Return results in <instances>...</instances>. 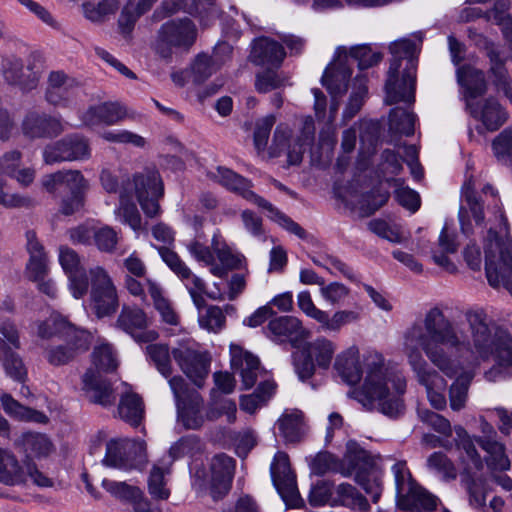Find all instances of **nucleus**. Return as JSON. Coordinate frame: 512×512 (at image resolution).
I'll return each mask as SVG.
<instances>
[{
	"label": "nucleus",
	"mask_w": 512,
	"mask_h": 512,
	"mask_svg": "<svg viewBox=\"0 0 512 512\" xmlns=\"http://www.w3.org/2000/svg\"><path fill=\"white\" fill-rule=\"evenodd\" d=\"M471 340L469 333L447 318L439 307L429 309L422 322L413 323L404 333L403 351L408 362L428 360L447 377H455L458 363L445 351L444 346L455 349L462 360Z\"/></svg>",
	"instance_id": "nucleus-1"
},
{
	"label": "nucleus",
	"mask_w": 512,
	"mask_h": 512,
	"mask_svg": "<svg viewBox=\"0 0 512 512\" xmlns=\"http://www.w3.org/2000/svg\"><path fill=\"white\" fill-rule=\"evenodd\" d=\"M366 376L363 384L356 389L354 398L367 410L377 409L384 415L396 418L404 409L403 394L406 379L401 371L388 367L382 355L369 352L364 356Z\"/></svg>",
	"instance_id": "nucleus-2"
},
{
	"label": "nucleus",
	"mask_w": 512,
	"mask_h": 512,
	"mask_svg": "<svg viewBox=\"0 0 512 512\" xmlns=\"http://www.w3.org/2000/svg\"><path fill=\"white\" fill-rule=\"evenodd\" d=\"M374 466V457L355 441H349L341 462L329 452H320L311 462L310 469L313 474L319 476L328 472H340L346 477L355 474L356 483L376 503L382 494V481Z\"/></svg>",
	"instance_id": "nucleus-3"
},
{
	"label": "nucleus",
	"mask_w": 512,
	"mask_h": 512,
	"mask_svg": "<svg viewBox=\"0 0 512 512\" xmlns=\"http://www.w3.org/2000/svg\"><path fill=\"white\" fill-rule=\"evenodd\" d=\"M465 319L471 330V340L463 361L476 366L480 360L494 358L498 365L512 367V336L488 323V316L482 309L469 310Z\"/></svg>",
	"instance_id": "nucleus-4"
},
{
	"label": "nucleus",
	"mask_w": 512,
	"mask_h": 512,
	"mask_svg": "<svg viewBox=\"0 0 512 512\" xmlns=\"http://www.w3.org/2000/svg\"><path fill=\"white\" fill-rule=\"evenodd\" d=\"M389 49L394 59L388 71L385 101L389 105L398 102L411 104L415 101L414 55L417 52V45L410 39H401L393 42Z\"/></svg>",
	"instance_id": "nucleus-5"
},
{
	"label": "nucleus",
	"mask_w": 512,
	"mask_h": 512,
	"mask_svg": "<svg viewBox=\"0 0 512 512\" xmlns=\"http://www.w3.org/2000/svg\"><path fill=\"white\" fill-rule=\"evenodd\" d=\"M485 270L489 284L505 287L512 295V243L489 229L484 240Z\"/></svg>",
	"instance_id": "nucleus-6"
},
{
	"label": "nucleus",
	"mask_w": 512,
	"mask_h": 512,
	"mask_svg": "<svg viewBox=\"0 0 512 512\" xmlns=\"http://www.w3.org/2000/svg\"><path fill=\"white\" fill-rule=\"evenodd\" d=\"M482 194L485 198H488L490 195L493 199L494 206H499L500 199L498 193L491 185L486 184L480 187V184L473 175L467 176L461 188V205L459 208L461 229L463 233L467 235L472 233L470 218H472L478 226H482L484 223V199L482 198Z\"/></svg>",
	"instance_id": "nucleus-7"
},
{
	"label": "nucleus",
	"mask_w": 512,
	"mask_h": 512,
	"mask_svg": "<svg viewBox=\"0 0 512 512\" xmlns=\"http://www.w3.org/2000/svg\"><path fill=\"white\" fill-rule=\"evenodd\" d=\"M392 472L395 478L397 505L400 509L430 511L436 508L437 498L415 482L405 462L395 463Z\"/></svg>",
	"instance_id": "nucleus-8"
},
{
	"label": "nucleus",
	"mask_w": 512,
	"mask_h": 512,
	"mask_svg": "<svg viewBox=\"0 0 512 512\" xmlns=\"http://www.w3.org/2000/svg\"><path fill=\"white\" fill-rule=\"evenodd\" d=\"M196 36V27L189 18L169 20L157 31L154 50L161 58L169 60L175 50L189 49Z\"/></svg>",
	"instance_id": "nucleus-9"
},
{
	"label": "nucleus",
	"mask_w": 512,
	"mask_h": 512,
	"mask_svg": "<svg viewBox=\"0 0 512 512\" xmlns=\"http://www.w3.org/2000/svg\"><path fill=\"white\" fill-rule=\"evenodd\" d=\"M43 71V61L37 54L30 55L26 66L21 58L13 54L3 56L0 62V74L4 81L23 92L37 88Z\"/></svg>",
	"instance_id": "nucleus-10"
},
{
	"label": "nucleus",
	"mask_w": 512,
	"mask_h": 512,
	"mask_svg": "<svg viewBox=\"0 0 512 512\" xmlns=\"http://www.w3.org/2000/svg\"><path fill=\"white\" fill-rule=\"evenodd\" d=\"M90 306L97 318L110 317L119 307L117 289L107 271L100 266L91 268Z\"/></svg>",
	"instance_id": "nucleus-11"
},
{
	"label": "nucleus",
	"mask_w": 512,
	"mask_h": 512,
	"mask_svg": "<svg viewBox=\"0 0 512 512\" xmlns=\"http://www.w3.org/2000/svg\"><path fill=\"white\" fill-rule=\"evenodd\" d=\"M169 386L176 401L178 420L187 429L199 428L203 422L200 415L202 398L199 393L190 390L181 376L170 378Z\"/></svg>",
	"instance_id": "nucleus-12"
},
{
	"label": "nucleus",
	"mask_w": 512,
	"mask_h": 512,
	"mask_svg": "<svg viewBox=\"0 0 512 512\" xmlns=\"http://www.w3.org/2000/svg\"><path fill=\"white\" fill-rule=\"evenodd\" d=\"M272 482L289 508H299L303 504L297 484L296 475L291 469L289 457L285 452H277L270 466Z\"/></svg>",
	"instance_id": "nucleus-13"
},
{
	"label": "nucleus",
	"mask_w": 512,
	"mask_h": 512,
	"mask_svg": "<svg viewBox=\"0 0 512 512\" xmlns=\"http://www.w3.org/2000/svg\"><path fill=\"white\" fill-rule=\"evenodd\" d=\"M91 156L89 141L80 134L67 135L43 150V160L52 165L65 161H84Z\"/></svg>",
	"instance_id": "nucleus-14"
},
{
	"label": "nucleus",
	"mask_w": 512,
	"mask_h": 512,
	"mask_svg": "<svg viewBox=\"0 0 512 512\" xmlns=\"http://www.w3.org/2000/svg\"><path fill=\"white\" fill-rule=\"evenodd\" d=\"M171 355L183 371L197 386H202L203 379L209 372V360L188 342L179 343L171 350Z\"/></svg>",
	"instance_id": "nucleus-15"
},
{
	"label": "nucleus",
	"mask_w": 512,
	"mask_h": 512,
	"mask_svg": "<svg viewBox=\"0 0 512 512\" xmlns=\"http://www.w3.org/2000/svg\"><path fill=\"white\" fill-rule=\"evenodd\" d=\"M146 313L137 306L123 305L115 322V327L131 335L136 342L149 343L158 338V333L148 330Z\"/></svg>",
	"instance_id": "nucleus-16"
},
{
	"label": "nucleus",
	"mask_w": 512,
	"mask_h": 512,
	"mask_svg": "<svg viewBox=\"0 0 512 512\" xmlns=\"http://www.w3.org/2000/svg\"><path fill=\"white\" fill-rule=\"evenodd\" d=\"M417 382L426 390L431 406L437 410L446 408L447 401L443 394L446 381L428 362H408Z\"/></svg>",
	"instance_id": "nucleus-17"
},
{
	"label": "nucleus",
	"mask_w": 512,
	"mask_h": 512,
	"mask_svg": "<svg viewBox=\"0 0 512 512\" xmlns=\"http://www.w3.org/2000/svg\"><path fill=\"white\" fill-rule=\"evenodd\" d=\"M64 343L50 345L45 348L44 357L52 366H63L73 361L79 354L86 352L91 343L92 335L84 330L71 335Z\"/></svg>",
	"instance_id": "nucleus-18"
},
{
	"label": "nucleus",
	"mask_w": 512,
	"mask_h": 512,
	"mask_svg": "<svg viewBox=\"0 0 512 512\" xmlns=\"http://www.w3.org/2000/svg\"><path fill=\"white\" fill-rule=\"evenodd\" d=\"M351 74L352 70L349 66L347 49L345 47H339L336 50L334 60L325 69L321 81L332 97H336L347 91Z\"/></svg>",
	"instance_id": "nucleus-19"
},
{
	"label": "nucleus",
	"mask_w": 512,
	"mask_h": 512,
	"mask_svg": "<svg viewBox=\"0 0 512 512\" xmlns=\"http://www.w3.org/2000/svg\"><path fill=\"white\" fill-rule=\"evenodd\" d=\"M22 133L30 139L55 138L65 130V124L59 117L46 113L30 111L21 125Z\"/></svg>",
	"instance_id": "nucleus-20"
},
{
	"label": "nucleus",
	"mask_w": 512,
	"mask_h": 512,
	"mask_svg": "<svg viewBox=\"0 0 512 512\" xmlns=\"http://www.w3.org/2000/svg\"><path fill=\"white\" fill-rule=\"evenodd\" d=\"M78 83L63 71H51L47 78L45 100L58 107H66L74 100Z\"/></svg>",
	"instance_id": "nucleus-21"
},
{
	"label": "nucleus",
	"mask_w": 512,
	"mask_h": 512,
	"mask_svg": "<svg viewBox=\"0 0 512 512\" xmlns=\"http://www.w3.org/2000/svg\"><path fill=\"white\" fill-rule=\"evenodd\" d=\"M42 185L47 192L68 191L69 194L86 193L89 184L79 170H61L43 177Z\"/></svg>",
	"instance_id": "nucleus-22"
},
{
	"label": "nucleus",
	"mask_w": 512,
	"mask_h": 512,
	"mask_svg": "<svg viewBox=\"0 0 512 512\" xmlns=\"http://www.w3.org/2000/svg\"><path fill=\"white\" fill-rule=\"evenodd\" d=\"M230 355L232 369L240 375L243 388H252L261 371L259 359L234 344L230 346Z\"/></svg>",
	"instance_id": "nucleus-23"
},
{
	"label": "nucleus",
	"mask_w": 512,
	"mask_h": 512,
	"mask_svg": "<svg viewBox=\"0 0 512 512\" xmlns=\"http://www.w3.org/2000/svg\"><path fill=\"white\" fill-rule=\"evenodd\" d=\"M268 336L276 342H290L294 347L305 337V329L294 316H279L271 319L266 327Z\"/></svg>",
	"instance_id": "nucleus-24"
},
{
	"label": "nucleus",
	"mask_w": 512,
	"mask_h": 512,
	"mask_svg": "<svg viewBox=\"0 0 512 512\" xmlns=\"http://www.w3.org/2000/svg\"><path fill=\"white\" fill-rule=\"evenodd\" d=\"M455 433L457 436L455 441L458 452V460L464 473L467 475H473L476 472L482 470L484 462L479 455L470 435L461 426L455 427Z\"/></svg>",
	"instance_id": "nucleus-25"
},
{
	"label": "nucleus",
	"mask_w": 512,
	"mask_h": 512,
	"mask_svg": "<svg viewBox=\"0 0 512 512\" xmlns=\"http://www.w3.org/2000/svg\"><path fill=\"white\" fill-rule=\"evenodd\" d=\"M82 389L87 393L91 402L103 407H110L116 401L115 392L111 384L103 380L99 373L92 368L82 376Z\"/></svg>",
	"instance_id": "nucleus-26"
},
{
	"label": "nucleus",
	"mask_w": 512,
	"mask_h": 512,
	"mask_svg": "<svg viewBox=\"0 0 512 512\" xmlns=\"http://www.w3.org/2000/svg\"><path fill=\"white\" fill-rule=\"evenodd\" d=\"M484 51L489 59V75L493 84L498 90L503 91L505 96L512 102V87L510 77L498 47L484 39Z\"/></svg>",
	"instance_id": "nucleus-27"
},
{
	"label": "nucleus",
	"mask_w": 512,
	"mask_h": 512,
	"mask_svg": "<svg viewBox=\"0 0 512 512\" xmlns=\"http://www.w3.org/2000/svg\"><path fill=\"white\" fill-rule=\"evenodd\" d=\"M127 118H133L126 106L118 102H106L90 107L84 116L87 125L105 123L107 125L117 124Z\"/></svg>",
	"instance_id": "nucleus-28"
},
{
	"label": "nucleus",
	"mask_w": 512,
	"mask_h": 512,
	"mask_svg": "<svg viewBox=\"0 0 512 512\" xmlns=\"http://www.w3.org/2000/svg\"><path fill=\"white\" fill-rule=\"evenodd\" d=\"M285 55L284 48L280 43L262 37L254 41L249 58L255 65L278 67Z\"/></svg>",
	"instance_id": "nucleus-29"
},
{
	"label": "nucleus",
	"mask_w": 512,
	"mask_h": 512,
	"mask_svg": "<svg viewBox=\"0 0 512 512\" xmlns=\"http://www.w3.org/2000/svg\"><path fill=\"white\" fill-rule=\"evenodd\" d=\"M212 177L222 186L230 191L238 193L247 201L260 207L259 200H265L261 196L255 194L251 188V182L234 171L225 168L218 167L215 172L212 173Z\"/></svg>",
	"instance_id": "nucleus-30"
},
{
	"label": "nucleus",
	"mask_w": 512,
	"mask_h": 512,
	"mask_svg": "<svg viewBox=\"0 0 512 512\" xmlns=\"http://www.w3.org/2000/svg\"><path fill=\"white\" fill-rule=\"evenodd\" d=\"M37 335L41 339H51L57 337L62 340L70 339L76 332L84 331L75 327L66 318L60 314L53 313L44 321L36 322Z\"/></svg>",
	"instance_id": "nucleus-31"
},
{
	"label": "nucleus",
	"mask_w": 512,
	"mask_h": 512,
	"mask_svg": "<svg viewBox=\"0 0 512 512\" xmlns=\"http://www.w3.org/2000/svg\"><path fill=\"white\" fill-rule=\"evenodd\" d=\"M334 367L346 383H358L363 373L359 349L356 346H351L338 354Z\"/></svg>",
	"instance_id": "nucleus-32"
},
{
	"label": "nucleus",
	"mask_w": 512,
	"mask_h": 512,
	"mask_svg": "<svg viewBox=\"0 0 512 512\" xmlns=\"http://www.w3.org/2000/svg\"><path fill=\"white\" fill-rule=\"evenodd\" d=\"M25 482V469L16 455L11 450L0 447V483L15 486Z\"/></svg>",
	"instance_id": "nucleus-33"
},
{
	"label": "nucleus",
	"mask_w": 512,
	"mask_h": 512,
	"mask_svg": "<svg viewBox=\"0 0 512 512\" xmlns=\"http://www.w3.org/2000/svg\"><path fill=\"white\" fill-rule=\"evenodd\" d=\"M117 413L120 419L136 427L145 415L144 402L137 393L127 390L120 396Z\"/></svg>",
	"instance_id": "nucleus-34"
},
{
	"label": "nucleus",
	"mask_w": 512,
	"mask_h": 512,
	"mask_svg": "<svg viewBox=\"0 0 512 512\" xmlns=\"http://www.w3.org/2000/svg\"><path fill=\"white\" fill-rule=\"evenodd\" d=\"M457 80L465 88L467 99L477 98L487 90L484 72L470 65H464L457 69Z\"/></svg>",
	"instance_id": "nucleus-35"
},
{
	"label": "nucleus",
	"mask_w": 512,
	"mask_h": 512,
	"mask_svg": "<svg viewBox=\"0 0 512 512\" xmlns=\"http://www.w3.org/2000/svg\"><path fill=\"white\" fill-rule=\"evenodd\" d=\"M467 106L470 109L471 114L475 118L480 117L483 124L491 131L497 130L508 119L507 112L494 98H488L485 101L481 112L474 109L469 100H467Z\"/></svg>",
	"instance_id": "nucleus-36"
},
{
	"label": "nucleus",
	"mask_w": 512,
	"mask_h": 512,
	"mask_svg": "<svg viewBox=\"0 0 512 512\" xmlns=\"http://www.w3.org/2000/svg\"><path fill=\"white\" fill-rule=\"evenodd\" d=\"M277 427L285 441H300L304 435L303 413L298 409L285 410L277 421Z\"/></svg>",
	"instance_id": "nucleus-37"
},
{
	"label": "nucleus",
	"mask_w": 512,
	"mask_h": 512,
	"mask_svg": "<svg viewBox=\"0 0 512 512\" xmlns=\"http://www.w3.org/2000/svg\"><path fill=\"white\" fill-rule=\"evenodd\" d=\"M0 362L5 374L16 382H24L27 378V368L21 356L12 350V347L6 346L0 340Z\"/></svg>",
	"instance_id": "nucleus-38"
},
{
	"label": "nucleus",
	"mask_w": 512,
	"mask_h": 512,
	"mask_svg": "<svg viewBox=\"0 0 512 512\" xmlns=\"http://www.w3.org/2000/svg\"><path fill=\"white\" fill-rule=\"evenodd\" d=\"M128 442L124 440L111 439L106 443V453L102 463L111 468L120 470H131L136 465L127 456Z\"/></svg>",
	"instance_id": "nucleus-39"
},
{
	"label": "nucleus",
	"mask_w": 512,
	"mask_h": 512,
	"mask_svg": "<svg viewBox=\"0 0 512 512\" xmlns=\"http://www.w3.org/2000/svg\"><path fill=\"white\" fill-rule=\"evenodd\" d=\"M305 351L317 364V367L328 369L336 351L335 343L326 337H317L313 341L307 342L304 346Z\"/></svg>",
	"instance_id": "nucleus-40"
},
{
	"label": "nucleus",
	"mask_w": 512,
	"mask_h": 512,
	"mask_svg": "<svg viewBox=\"0 0 512 512\" xmlns=\"http://www.w3.org/2000/svg\"><path fill=\"white\" fill-rule=\"evenodd\" d=\"M148 291L153 300V304L159 313L162 322L176 326L179 324V315L174 309L172 303L163 296L161 287L154 281L148 280Z\"/></svg>",
	"instance_id": "nucleus-41"
},
{
	"label": "nucleus",
	"mask_w": 512,
	"mask_h": 512,
	"mask_svg": "<svg viewBox=\"0 0 512 512\" xmlns=\"http://www.w3.org/2000/svg\"><path fill=\"white\" fill-rule=\"evenodd\" d=\"M0 401L4 411L11 417L19 420L33 421L38 423H46L47 417L41 412L25 407L12 398L9 394H2Z\"/></svg>",
	"instance_id": "nucleus-42"
},
{
	"label": "nucleus",
	"mask_w": 512,
	"mask_h": 512,
	"mask_svg": "<svg viewBox=\"0 0 512 512\" xmlns=\"http://www.w3.org/2000/svg\"><path fill=\"white\" fill-rule=\"evenodd\" d=\"M170 468L160 464L153 465L148 477V491L152 498L156 500H167L170 496V489L167 486L166 475L170 473Z\"/></svg>",
	"instance_id": "nucleus-43"
},
{
	"label": "nucleus",
	"mask_w": 512,
	"mask_h": 512,
	"mask_svg": "<svg viewBox=\"0 0 512 512\" xmlns=\"http://www.w3.org/2000/svg\"><path fill=\"white\" fill-rule=\"evenodd\" d=\"M116 218L124 224H127L135 232L142 229L141 216L136 204L132 200V192L125 194L121 192L119 206L115 210Z\"/></svg>",
	"instance_id": "nucleus-44"
},
{
	"label": "nucleus",
	"mask_w": 512,
	"mask_h": 512,
	"mask_svg": "<svg viewBox=\"0 0 512 512\" xmlns=\"http://www.w3.org/2000/svg\"><path fill=\"white\" fill-rule=\"evenodd\" d=\"M473 379V374L464 372L459 375L449 389L450 407L454 411L462 410L468 398V389Z\"/></svg>",
	"instance_id": "nucleus-45"
},
{
	"label": "nucleus",
	"mask_w": 512,
	"mask_h": 512,
	"mask_svg": "<svg viewBox=\"0 0 512 512\" xmlns=\"http://www.w3.org/2000/svg\"><path fill=\"white\" fill-rule=\"evenodd\" d=\"M158 0H129L124 6L119 24L128 29L132 28L136 21L152 9Z\"/></svg>",
	"instance_id": "nucleus-46"
},
{
	"label": "nucleus",
	"mask_w": 512,
	"mask_h": 512,
	"mask_svg": "<svg viewBox=\"0 0 512 512\" xmlns=\"http://www.w3.org/2000/svg\"><path fill=\"white\" fill-rule=\"evenodd\" d=\"M487 454L485 462L489 469L505 471L510 469V460L505 453V447L498 441H485L481 447Z\"/></svg>",
	"instance_id": "nucleus-47"
},
{
	"label": "nucleus",
	"mask_w": 512,
	"mask_h": 512,
	"mask_svg": "<svg viewBox=\"0 0 512 512\" xmlns=\"http://www.w3.org/2000/svg\"><path fill=\"white\" fill-rule=\"evenodd\" d=\"M360 317L356 310H338L331 317L325 311L320 326L323 331L339 332L343 326L359 321Z\"/></svg>",
	"instance_id": "nucleus-48"
},
{
	"label": "nucleus",
	"mask_w": 512,
	"mask_h": 512,
	"mask_svg": "<svg viewBox=\"0 0 512 512\" xmlns=\"http://www.w3.org/2000/svg\"><path fill=\"white\" fill-rule=\"evenodd\" d=\"M22 442L27 457H46L53 449L51 441L40 433H26Z\"/></svg>",
	"instance_id": "nucleus-49"
},
{
	"label": "nucleus",
	"mask_w": 512,
	"mask_h": 512,
	"mask_svg": "<svg viewBox=\"0 0 512 512\" xmlns=\"http://www.w3.org/2000/svg\"><path fill=\"white\" fill-rule=\"evenodd\" d=\"M367 79L364 76H357L354 81V90L343 112V120L349 121L360 111L365 95L367 94Z\"/></svg>",
	"instance_id": "nucleus-50"
},
{
	"label": "nucleus",
	"mask_w": 512,
	"mask_h": 512,
	"mask_svg": "<svg viewBox=\"0 0 512 512\" xmlns=\"http://www.w3.org/2000/svg\"><path fill=\"white\" fill-rule=\"evenodd\" d=\"M416 116L403 108L396 107L389 115L390 129L400 134L410 136L414 134Z\"/></svg>",
	"instance_id": "nucleus-51"
},
{
	"label": "nucleus",
	"mask_w": 512,
	"mask_h": 512,
	"mask_svg": "<svg viewBox=\"0 0 512 512\" xmlns=\"http://www.w3.org/2000/svg\"><path fill=\"white\" fill-rule=\"evenodd\" d=\"M146 353L155 365L156 369L165 378L172 374L169 348L165 344H149L146 347Z\"/></svg>",
	"instance_id": "nucleus-52"
},
{
	"label": "nucleus",
	"mask_w": 512,
	"mask_h": 512,
	"mask_svg": "<svg viewBox=\"0 0 512 512\" xmlns=\"http://www.w3.org/2000/svg\"><path fill=\"white\" fill-rule=\"evenodd\" d=\"M349 57V66L357 63L359 69H367L379 63L382 55L377 52H373L372 49L367 45H360L352 47L349 51L347 50Z\"/></svg>",
	"instance_id": "nucleus-53"
},
{
	"label": "nucleus",
	"mask_w": 512,
	"mask_h": 512,
	"mask_svg": "<svg viewBox=\"0 0 512 512\" xmlns=\"http://www.w3.org/2000/svg\"><path fill=\"white\" fill-rule=\"evenodd\" d=\"M101 185L108 193H118L119 198L121 192L128 194L132 192V181L127 175H116L109 170H103L100 175Z\"/></svg>",
	"instance_id": "nucleus-54"
},
{
	"label": "nucleus",
	"mask_w": 512,
	"mask_h": 512,
	"mask_svg": "<svg viewBox=\"0 0 512 512\" xmlns=\"http://www.w3.org/2000/svg\"><path fill=\"white\" fill-rule=\"evenodd\" d=\"M118 0H102L97 4L87 2L83 4L85 17L92 22H103L107 16L118 10Z\"/></svg>",
	"instance_id": "nucleus-55"
},
{
	"label": "nucleus",
	"mask_w": 512,
	"mask_h": 512,
	"mask_svg": "<svg viewBox=\"0 0 512 512\" xmlns=\"http://www.w3.org/2000/svg\"><path fill=\"white\" fill-rule=\"evenodd\" d=\"M259 201L260 208L268 212V217L279 223L283 228H285L290 233L295 234L299 238H306V231L298 223L294 222L291 218L280 212L275 206H273L267 200Z\"/></svg>",
	"instance_id": "nucleus-56"
},
{
	"label": "nucleus",
	"mask_w": 512,
	"mask_h": 512,
	"mask_svg": "<svg viewBox=\"0 0 512 512\" xmlns=\"http://www.w3.org/2000/svg\"><path fill=\"white\" fill-rule=\"evenodd\" d=\"M92 360L93 365L98 369V373L99 371H114L118 366L113 348L108 343L99 344L94 348Z\"/></svg>",
	"instance_id": "nucleus-57"
},
{
	"label": "nucleus",
	"mask_w": 512,
	"mask_h": 512,
	"mask_svg": "<svg viewBox=\"0 0 512 512\" xmlns=\"http://www.w3.org/2000/svg\"><path fill=\"white\" fill-rule=\"evenodd\" d=\"M225 316L222 309L218 306H207L204 311H200L198 322L201 328L209 332H218L225 326Z\"/></svg>",
	"instance_id": "nucleus-58"
},
{
	"label": "nucleus",
	"mask_w": 512,
	"mask_h": 512,
	"mask_svg": "<svg viewBox=\"0 0 512 512\" xmlns=\"http://www.w3.org/2000/svg\"><path fill=\"white\" fill-rule=\"evenodd\" d=\"M190 13L199 18L201 24L209 26L220 15V9L215 0H193Z\"/></svg>",
	"instance_id": "nucleus-59"
},
{
	"label": "nucleus",
	"mask_w": 512,
	"mask_h": 512,
	"mask_svg": "<svg viewBox=\"0 0 512 512\" xmlns=\"http://www.w3.org/2000/svg\"><path fill=\"white\" fill-rule=\"evenodd\" d=\"M235 468V461L233 458L219 454L213 457L211 469L215 477L221 478V484L227 492L229 490V483Z\"/></svg>",
	"instance_id": "nucleus-60"
},
{
	"label": "nucleus",
	"mask_w": 512,
	"mask_h": 512,
	"mask_svg": "<svg viewBox=\"0 0 512 512\" xmlns=\"http://www.w3.org/2000/svg\"><path fill=\"white\" fill-rule=\"evenodd\" d=\"M102 486L111 495L124 501L132 502L133 500L138 499L142 494V491L138 487L128 485L126 482L122 481L118 482L104 479L102 481Z\"/></svg>",
	"instance_id": "nucleus-61"
},
{
	"label": "nucleus",
	"mask_w": 512,
	"mask_h": 512,
	"mask_svg": "<svg viewBox=\"0 0 512 512\" xmlns=\"http://www.w3.org/2000/svg\"><path fill=\"white\" fill-rule=\"evenodd\" d=\"M137 186V199L138 202L148 217H154L158 214L160 206L158 199L162 197L163 193L159 188H151L152 190H145L142 184Z\"/></svg>",
	"instance_id": "nucleus-62"
},
{
	"label": "nucleus",
	"mask_w": 512,
	"mask_h": 512,
	"mask_svg": "<svg viewBox=\"0 0 512 512\" xmlns=\"http://www.w3.org/2000/svg\"><path fill=\"white\" fill-rule=\"evenodd\" d=\"M337 494L346 505L362 512L369 510L370 505L367 499L358 490L348 483H342L337 487Z\"/></svg>",
	"instance_id": "nucleus-63"
},
{
	"label": "nucleus",
	"mask_w": 512,
	"mask_h": 512,
	"mask_svg": "<svg viewBox=\"0 0 512 512\" xmlns=\"http://www.w3.org/2000/svg\"><path fill=\"white\" fill-rule=\"evenodd\" d=\"M496 158L505 165H512V129L503 130L493 141Z\"/></svg>",
	"instance_id": "nucleus-64"
}]
</instances>
